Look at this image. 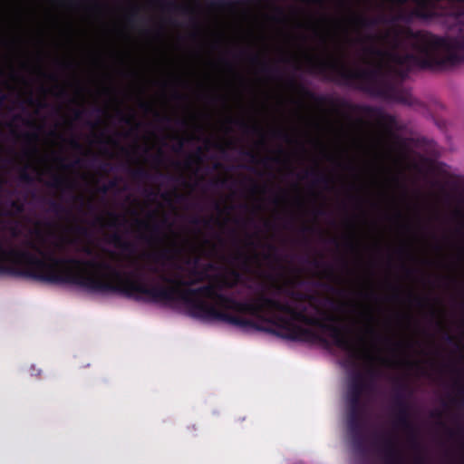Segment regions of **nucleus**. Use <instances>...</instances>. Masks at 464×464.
I'll return each instance as SVG.
<instances>
[{
  "label": "nucleus",
  "mask_w": 464,
  "mask_h": 464,
  "mask_svg": "<svg viewBox=\"0 0 464 464\" xmlns=\"http://www.w3.org/2000/svg\"><path fill=\"white\" fill-rule=\"evenodd\" d=\"M45 234V283L52 285H74L92 293H115L135 301L148 303H180L188 314L207 322H222L241 330L259 327L256 321L243 316L255 311L254 298L238 300L224 293L234 289L241 281L242 275L237 269L213 275L210 282L197 288H163L159 285H147L138 271L122 272L106 261L82 260L63 257L59 254L62 245L52 236ZM73 236L74 234H58ZM94 236L95 234H76ZM118 239L124 234H104ZM140 237L150 236L159 238L167 236H199L200 234H136ZM223 236L224 234H203ZM240 236L241 234H234ZM256 236H276V234H243ZM328 236L329 234H319ZM343 236H409V234H342Z\"/></svg>",
  "instance_id": "f257e3e1"
},
{
  "label": "nucleus",
  "mask_w": 464,
  "mask_h": 464,
  "mask_svg": "<svg viewBox=\"0 0 464 464\" xmlns=\"http://www.w3.org/2000/svg\"><path fill=\"white\" fill-rule=\"evenodd\" d=\"M456 21L461 24L459 34L449 40L426 31L409 30L407 36L415 53H401L396 50H384L376 46L381 39L379 34H368L358 38L361 44H370L363 48L367 55L386 60L399 66L416 65L420 69L441 71L464 62V0H459V6L452 13Z\"/></svg>",
  "instance_id": "f03ea898"
},
{
  "label": "nucleus",
  "mask_w": 464,
  "mask_h": 464,
  "mask_svg": "<svg viewBox=\"0 0 464 464\" xmlns=\"http://www.w3.org/2000/svg\"><path fill=\"white\" fill-rule=\"evenodd\" d=\"M308 72L321 75L325 81L339 86L356 87L372 96L398 103L411 105V93L397 82L395 68L388 63H379L372 69L351 67L343 60L308 59Z\"/></svg>",
  "instance_id": "7ed1b4c3"
},
{
  "label": "nucleus",
  "mask_w": 464,
  "mask_h": 464,
  "mask_svg": "<svg viewBox=\"0 0 464 464\" xmlns=\"http://www.w3.org/2000/svg\"><path fill=\"white\" fill-rule=\"evenodd\" d=\"M266 290L265 284H260L255 289L256 297L253 302L255 311H249L248 315L268 324L269 326H263L256 322L259 327H247L243 329L244 331H263L291 341L328 344V340L322 334L295 324V319L303 317L295 312V305L267 295Z\"/></svg>",
  "instance_id": "20e7f679"
},
{
  "label": "nucleus",
  "mask_w": 464,
  "mask_h": 464,
  "mask_svg": "<svg viewBox=\"0 0 464 464\" xmlns=\"http://www.w3.org/2000/svg\"><path fill=\"white\" fill-rule=\"evenodd\" d=\"M295 312L303 315L302 318L295 319V324L301 323L308 326L316 327L323 333H327L329 337L333 340L334 344L336 347L346 351L353 361L361 358L360 350L347 335V328L326 323L336 322L337 319L335 316L324 313V319H321L316 316L308 315V307L306 304H301L295 305Z\"/></svg>",
  "instance_id": "39448f33"
},
{
  "label": "nucleus",
  "mask_w": 464,
  "mask_h": 464,
  "mask_svg": "<svg viewBox=\"0 0 464 464\" xmlns=\"http://www.w3.org/2000/svg\"><path fill=\"white\" fill-rule=\"evenodd\" d=\"M400 198L389 197L388 203L384 208L377 204L372 207L378 208L383 217L393 221H404L408 219L420 220L424 218L437 219L440 218L441 211L436 207L424 208L419 202L409 199L407 189L404 186Z\"/></svg>",
  "instance_id": "423d86ee"
},
{
  "label": "nucleus",
  "mask_w": 464,
  "mask_h": 464,
  "mask_svg": "<svg viewBox=\"0 0 464 464\" xmlns=\"http://www.w3.org/2000/svg\"><path fill=\"white\" fill-rule=\"evenodd\" d=\"M408 389V385L403 382H398L395 387L393 399L396 411L395 425L406 430L410 435L412 447L418 448L419 442L417 440L416 429L410 420V405L404 395Z\"/></svg>",
  "instance_id": "0eeeda50"
},
{
  "label": "nucleus",
  "mask_w": 464,
  "mask_h": 464,
  "mask_svg": "<svg viewBox=\"0 0 464 464\" xmlns=\"http://www.w3.org/2000/svg\"><path fill=\"white\" fill-rule=\"evenodd\" d=\"M381 376V371L371 366L366 371V375L358 372L354 373L348 384L346 401L348 405L362 406V395L364 392L371 391L372 382Z\"/></svg>",
  "instance_id": "6e6552de"
},
{
  "label": "nucleus",
  "mask_w": 464,
  "mask_h": 464,
  "mask_svg": "<svg viewBox=\"0 0 464 464\" xmlns=\"http://www.w3.org/2000/svg\"><path fill=\"white\" fill-rule=\"evenodd\" d=\"M362 406L348 405L347 430L352 438L353 448L360 452L364 450Z\"/></svg>",
  "instance_id": "1a4fd4ad"
},
{
  "label": "nucleus",
  "mask_w": 464,
  "mask_h": 464,
  "mask_svg": "<svg viewBox=\"0 0 464 464\" xmlns=\"http://www.w3.org/2000/svg\"><path fill=\"white\" fill-rule=\"evenodd\" d=\"M160 279L161 282L165 283L167 285H162L158 284L163 288H194L193 286L200 284L204 281L209 282V278L206 276V271H203L201 268H198L197 266L191 267L188 270V278L185 279L180 276H177L175 277H170L165 274L160 275Z\"/></svg>",
  "instance_id": "9d476101"
},
{
  "label": "nucleus",
  "mask_w": 464,
  "mask_h": 464,
  "mask_svg": "<svg viewBox=\"0 0 464 464\" xmlns=\"http://www.w3.org/2000/svg\"><path fill=\"white\" fill-rule=\"evenodd\" d=\"M456 206L451 208L448 213L447 217L451 221L458 225L464 227V195L463 193H458L455 198ZM361 232H464V229H454V230H413V229H403V230H361Z\"/></svg>",
  "instance_id": "9b49d317"
},
{
  "label": "nucleus",
  "mask_w": 464,
  "mask_h": 464,
  "mask_svg": "<svg viewBox=\"0 0 464 464\" xmlns=\"http://www.w3.org/2000/svg\"><path fill=\"white\" fill-rule=\"evenodd\" d=\"M376 442L381 443L380 450L383 454L385 464H402V456L394 438L384 433L377 437Z\"/></svg>",
  "instance_id": "f8f14e48"
},
{
  "label": "nucleus",
  "mask_w": 464,
  "mask_h": 464,
  "mask_svg": "<svg viewBox=\"0 0 464 464\" xmlns=\"http://www.w3.org/2000/svg\"><path fill=\"white\" fill-rule=\"evenodd\" d=\"M287 85L303 97L312 100L315 103L319 105L325 104L328 102V98L324 95H317L312 91H310L305 85L301 82H298L295 79L290 78L287 81Z\"/></svg>",
  "instance_id": "ddd939ff"
},
{
  "label": "nucleus",
  "mask_w": 464,
  "mask_h": 464,
  "mask_svg": "<svg viewBox=\"0 0 464 464\" xmlns=\"http://www.w3.org/2000/svg\"><path fill=\"white\" fill-rule=\"evenodd\" d=\"M24 212V202L21 199H6L0 202V217L13 218Z\"/></svg>",
  "instance_id": "4468645a"
},
{
  "label": "nucleus",
  "mask_w": 464,
  "mask_h": 464,
  "mask_svg": "<svg viewBox=\"0 0 464 464\" xmlns=\"http://www.w3.org/2000/svg\"><path fill=\"white\" fill-rule=\"evenodd\" d=\"M162 11L168 13H180L183 14H194V9L188 5H179L173 0H154Z\"/></svg>",
  "instance_id": "2eb2a0df"
},
{
  "label": "nucleus",
  "mask_w": 464,
  "mask_h": 464,
  "mask_svg": "<svg viewBox=\"0 0 464 464\" xmlns=\"http://www.w3.org/2000/svg\"><path fill=\"white\" fill-rule=\"evenodd\" d=\"M312 177V184L313 186H319L322 185L325 189H330L331 185L333 183L332 179L324 173L323 171H320L318 169H313L311 170H306L304 173V178Z\"/></svg>",
  "instance_id": "dca6fc26"
},
{
  "label": "nucleus",
  "mask_w": 464,
  "mask_h": 464,
  "mask_svg": "<svg viewBox=\"0 0 464 464\" xmlns=\"http://www.w3.org/2000/svg\"><path fill=\"white\" fill-rule=\"evenodd\" d=\"M47 186L55 189H59L62 192H65L67 190L72 191L75 188V185L72 181L60 175H53L52 179L47 183Z\"/></svg>",
  "instance_id": "f3484780"
},
{
  "label": "nucleus",
  "mask_w": 464,
  "mask_h": 464,
  "mask_svg": "<svg viewBox=\"0 0 464 464\" xmlns=\"http://www.w3.org/2000/svg\"><path fill=\"white\" fill-rule=\"evenodd\" d=\"M353 22L354 23L355 25L361 28H373L384 22V16L378 15L374 17H369L366 15L360 14L354 16Z\"/></svg>",
  "instance_id": "a211bd4d"
},
{
  "label": "nucleus",
  "mask_w": 464,
  "mask_h": 464,
  "mask_svg": "<svg viewBox=\"0 0 464 464\" xmlns=\"http://www.w3.org/2000/svg\"><path fill=\"white\" fill-rule=\"evenodd\" d=\"M363 110L365 112L376 117L383 124L392 126L395 123V118L392 115L383 112L379 108L365 106Z\"/></svg>",
  "instance_id": "6ab92c4d"
},
{
  "label": "nucleus",
  "mask_w": 464,
  "mask_h": 464,
  "mask_svg": "<svg viewBox=\"0 0 464 464\" xmlns=\"http://www.w3.org/2000/svg\"><path fill=\"white\" fill-rule=\"evenodd\" d=\"M44 201L48 205V211L58 218L67 216L71 213L70 209L60 201L52 198L44 199Z\"/></svg>",
  "instance_id": "aec40b11"
},
{
  "label": "nucleus",
  "mask_w": 464,
  "mask_h": 464,
  "mask_svg": "<svg viewBox=\"0 0 464 464\" xmlns=\"http://www.w3.org/2000/svg\"><path fill=\"white\" fill-rule=\"evenodd\" d=\"M252 63H260V70L266 75L273 76L279 73V69L276 66H272L266 62H261L257 54H252L249 57Z\"/></svg>",
  "instance_id": "412c9836"
},
{
  "label": "nucleus",
  "mask_w": 464,
  "mask_h": 464,
  "mask_svg": "<svg viewBox=\"0 0 464 464\" xmlns=\"http://www.w3.org/2000/svg\"><path fill=\"white\" fill-rule=\"evenodd\" d=\"M73 202L78 204V209L82 211L83 208L90 214H94L97 212V208L93 203L92 199L86 200L82 196H72Z\"/></svg>",
  "instance_id": "4be33fe9"
},
{
  "label": "nucleus",
  "mask_w": 464,
  "mask_h": 464,
  "mask_svg": "<svg viewBox=\"0 0 464 464\" xmlns=\"http://www.w3.org/2000/svg\"><path fill=\"white\" fill-rule=\"evenodd\" d=\"M212 208L216 213V217L211 216L210 218L218 220L225 216L229 215V213L234 209V206H222L219 201H213Z\"/></svg>",
  "instance_id": "5701e85b"
},
{
  "label": "nucleus",
  "mask_w": 464,
  "mask_h": 464,
  "mask_svg": "<svg viewBox=\"0 0 464 464\" xmlns=\"http://www.w3.org/2000/svg\"><path fill=\"white\" fill-rule=\"evenodd\" d=\"M242 154L246 156L248 159H249V161L251 163H261L263 164L264 166H267V164L269 162H279V159L278 158H269V157H266V158H263V159H259L258 156L253 152L252 150H243L242 151Z\"/></svg>",
  "instance_id": "b1692460"
},
{
  "label": "nucleus",
  "mask_w": 464,
  "mask_h": 464,
  "mask_svg": "<svg viewBox=\"0 0 464 464\" xmlns=\"http://www.w3.org/2000/svg\"><path fill=\"white\" fill-rule=\"evenodd\" d=\"M203 158H204L203 149L201 147H198L194 153L188 156V158L185 161V166L187 168H190L191 165L194 163H201L203 161Z\"/></svg>",
  "instance_id": "393cba45"
},
{
  "label": "nucleus",
  "mask_w": 464,
  "mask_h": 464,
  "mask_svg": "<svg viewBox=\"0 0 464 464\" xmlns=\"http://www.w3.org/2000/svg\"><path fill=\"white\" fill-rule=\"evenodd\" d=\"M129 173L136 180H146L150 178V172L144 168L130 169Z\"/></svg>",
  "instance_id": "a878e982"
},
{
  "label": "nucleus",
  "mask_w": 464,
  "mask_h": 464,
  "mask_svg": "<svg viewBox=\"0 0 464 464\" xmlns=\"http://www.w3.org/2000/svg\"><path fill=\"white\" fill-rule=\"evenodd\" d=\"M234 123L238 125L240 129L246 133L261 134L262 130L257 125H249L246 121L238 120Z\"/></svg>",
  "instance_id": "bb28decb"
},
{
  "label": "nucleus",
  "mask_w": 464,
  "mask_h": 464,
  "mask_svg": "<svg viewBox=\"0 0 464 464\" xmlns=\"http://www.w3.org/2000/svg\"><path fill=\"white\" fill-rule=\"evenodd\" d=\"M171 195L174 196L175 200L179 203H182V202L186 201L188 198L186 195L179 193L176 190H174L173 192H163L160 194V197L165 201H169Z\"/></svg>",
  "instance_id": "cd10ccee"
},
{
  "label": "nucleus",
  "mask_w": 464,
  "mask_h": 464,
  "mask_svg": "<svg viewBox=\"0 0 464 464\" xmlns=\"http://www.w3.org/2000/svg\"><path fill=\"white\" fill-rule=\"evenodd\" d=\"M152 258L155 262L169 260L171 258V251L169 248H164V249L153 254Z\"/></svg>",
  "instance_id": "c85d7f7f"
},
{
  "label": "nucleus",
  "mask_w": 464,
  "mask_h": 464,
  "mask_svg": "<svg viewBox=\"0 0 464 464\" xmlns=\"http://www.w3.org/2000/svg\"><path fill=\"white\" fill-rule=\"evenodd\" d=\"M458 399H452V403L464 406V384L456 382Z\"/></svg>",
  "instance_id": "c756f323"
},
{
  "label": "nucleus",
  "mask_w": 464,
  "mask_h": 464,
  "mask_svg": "<svg viewBox=\"0 0 464 464\" xmlns=\"http://www.w3.org/2000/svg\"><path fill=\"white\" fill-rule=\"evenodd\" d=\"M447 434L450 438L454 439L456 437H459L463 440V442L461 443V447L464 449V428L459 427L457 430H452L446 427Z\"/></svg>",
  "instance_id": "7c9ffc66"
},
{
  "label": "nucleus",
  "mask_w": 464,
  "mask_h": 464,
  "mask_svg": "<svg viewBox=\"0 0 464 464\" xmlns=\"http://www.w3.org/2000/svg\"><path fill=\"white\" fill-rule=\"evenodd\" d=\"M286 199V192L285 190H281V194H276L271 198V202L276 207H280Z\"/></svg>",
  "instance_id": "2f4dec72"
},
{
  "label": "nucleus",
  "mask_w": 464,
  "mask_h": 464,
  "mask_svg": "<svg viewBox=\"0 0 464 464\" xmlns=\"http://www.w3.org/2000/svg\"><path fill=\"white\" fill-rule=\"evenodd\" d=\"M19 179L21 181L27 183V184H32L34 181V177L26 170V169H24L20 172Z\"/></svg>",
  "instance_id": "473e14b6"
},
{
  "label": "nucleus",
  "mask_w": 464,
  "mask_h": 464,
  "mask_svg": "<svg viewBox=\"0 0 464 464\" xmlns=\"http://www.w3.org/2000/svg\"><path fill=\"white\" fill-rule=\"evenodd\" d=\"M266 191V186H259L254 180L251 179V187L249 188V192L251 194L256 193H265Z\"/></svg>",
  "instance_id": "72a5a7b5"
},
{
  "label": "nucleus",
  "mask_w": 464,
  "mask_h": 464,
  "mask_svg": "<svg viewBox=\"0 0 464 464\" xmlns=\"http://www.w3.org/2000/svg\"><path fill=\"white\" fill-rule=\"evenodd\" d=\"M409 296L415 302V304L420 306L423 307L430 304V300L428 297H420V296H413L411 294L409 295Z\"/></svg>",
  "instance_id": "f704fd0d"
},
{
  "label": "nucleus",
  "mask_w": 464,
  "mask_h": 464,
  "mask_svg": "<svg viewBox=\"0 0 464 464\" xmlns=\"http://www.w3.org/2000/svg\"><path fill=\"white\" fill-rule=\"evenodd\" d=\"M288 295L290 297H292L293 299L298 300V301H304V300H306L308 298V295H306L304 294H302L300 292H295V291H290L288 293Z\"/></svg>",
  "instance_id": "c9c22d12"
},
{
  "label": "nucleus",
  "mask_w": 464,
  "mask_h": 464,
  "mask_svg": "<svg viewBox=\"0 0 464 464\" xmlns=\"http://www.w3.org/2000/svg\"><path fill=\"white\" fill-rule=\"evenodd\" d=\"M144 195L148 199L154 201V199L158 197L159 193L155 189L146 188L144 190Z\"/></svg>",
  "instance_id": "e433bc0d"
},
{
  "label": "nucleus",
  "mask_w": 464,
  "mask_h": 464,
  "mask_svg": "<svg viewBox=\"0 0 464 464\" xmlns=\"http://www.w3.org/2000/svg\"><path fill=\"white\" fill-rule=\"evenodd\" d=\"M201 269L206 271V276L209 278L210 281L213 276H211L209 272L215 269L214 264L211 262L206 263L202 266Z\"/></svg>",
  "instance_id": "4c0bfd02"
},
{
  "label": "nucleus",
  "mask_w": 464,
  "mask_h": 464,
  "mask_svg": "<svg viewBox=\"0 0 464 464\" xmlns=\"http://www.w3.org/2000/svg\"><path fill=\"white\" fill-rule=\"evenodd\" d=\"M274 136L276 137V138L282 139L285 141H289L290 140L289 134L286 133L285 131L282 130H278L274 131Z\"/></svg>",
  "instance_id": "58836bf2"
},
{
  "label": "nucleus",
  "mask_w": 464,
  "mask_h": 464,
  "mask_svg": "<svg viewBox=\"0 0 464 464\" xmlns=\"http://www.w3.org/2000/svg\"><path fill=\"white\" fill-rule=\"evenodd\" d=\"M325 212V207L324 205H318V206H314L313 208H312V213L315 216H322L324 215Z\"/></svg>",
  "instance_id": "ea45409f"
},
{
  "label": "nucleus",
  "mask_w": 464,
  "mask_h": 464,
  "mask_svg": "<svg viewBox=\"0 0 464 464\" xmlns=\"http://www.w3.org/2000/svg\"><path fill=\"white\" fill-rule=\"evenodd\" d=\"M350 198L354 201V207L356 209L361 210L362 208L363 199L362 198L351 196Z\"/></svg>",
  "instance_id": "a19ab883"
},
{
  "label": "nucleus",
  "mask_w": 464,
  "mask_h": 464,
  "mask_svg": "<svg viewBox=\"0 0 464 464\" xmlns=\"http://www.w3.org/2000/svg\"><path fill=\"white\" fill-rule=\"evenodd\" d=\"M152 160L157 165H160L164 160V153L162 150H160L155 156H153Z\"/></svg>",
  "instance_id": "79ce46f5"
},
{
  "label": "nucleus",
  "mask_w": 464,
  "mask_h": 464,
  "mask_svg": "<svg viewBox=\"0 0 464 464\" xmlns=\"http://www.w3.org/2000/svg\"><path fill=\"white\" fill-rule=\"evenodd\" d=\"M69 144L70 146L74 149V150H82V146L81 145V143L78 141L77 139L75 138H72L70 140H69Z\"/></svg>",
  "instance_id": "37998d69"
},
{
  "label": "nucleus",
  "mask_w": 464,
  "mask_h": 464,
  "mask_svg": "<svg viewBox=\"0 0 464 464\" xmlns=\"http://www.w3.org/2000/svg\"><path fill=\"white\" fill-rule=\"evenodd\" d=\"M24 137L26 140V141L30 142V143L35 142L38 140V135L35 132H34V133H25L24 135Z\"/></svg>",
  "instance_id": "c03bdc74"
},
{
  "label": "nucleus",
  "mask_w": 464,
  "mask_h": 464,
  "mask_svg": "<svg viewBox=\"0 0 464 464\" xmlns=\"http://www.w3.org/2000/svg\"><path fill=\"white\" fill-rule=\"evenodd\" d=\"M119 115H120L121 121H122L126 124H130L133 121V115L126 116V115H123L121 111H119Z\"/></svg>",
  "instance_id": "a18cd8bd"
},
{
  "label": "nucleus",
  "mask_w": 464,
  "mask_h": 464,
  "mask_svg": "<svg viewBox=\"0 0 464 464\" xmlns=\"http://www.w3.org/2000/svg\"><path fill=\"white\" fill-rule=\"evenodd\" d=\"M178 142L176 146L173 147V150L176 152H180L184 148V140L182 138H177Z\"/></svg>",
  "instance_id": "49530a36"
},
{
  "label": "nucleus",
  "mask_w": 464,
  "mask_h": 464,
  "mask_svg": "<svg viewBox=\"0 0 464 464\" xmlns=\"http://www.w3.org/2000/svg\"><path fill=\"white\" fill-rule=\"evenodd\" d=\"M158 215V211L156 209H146L145 210V217L148 219H153Z\"/></svg>",
  "instance_id": "de8ad7c7"
},
{
  "label": "nucleus",
  "mask_w": 464,
  "mask_h": 464,
  "mask_svg": "<svg viewBox=\"0 0 464 464\" xmlns=\"http://www.w3.org/2000/svg\"><path fill=\"white\" fill-rule=\"evenodd\" d=\"M138 15V8L137 7H134L132 8L131 12L130 13L129 16H128V21L130 23H133L135 18L137 17Z\"/></svg>",
  "instance_id": "09e8293b"
},
{
  "label": "nucleus",
  "mask_w": 464,
  "mask_h": 464,
  "mask_svg": "<svg viewBox=\"0 0 464 464\" xmlns=\"http://www.w3.org/2000/svg\"><path fill=\"white\" fill-rule=\"evenodd\" d=\"M227 180L226 179H215V180L211 181V185L216 186V187H225L227 185Z\"/></svg>",
  "instance_id": "8fccbe9b"
},
{
  "label": "nucleus",
  "mask_w": 464,
  "mask_h": 464,
  "mask_svg": "<svg viewBox=\"0 0 464 464\" xmlns=\"http://www.w3.org/2000/svg\"><path fill=\"white\" fill-rule=\"evenodd\" d=\"M140 108L142 109L145 111H152V106L149 102H141L140 103Z\"/></svg>",
  "instance_id": "3c124183"
},
{
  "label": "nucleus",
  "mask_w": 464,
  "mask_h": 464,
  "mask_svg": "<svg viewBox=\"0 0 464 464\" xmlns=\"http://www.w3.org/2000/svg\"><path fill=\"white\" fill-rule=\"evenodd\" d=\"M444 340L447 343H452L455 341V337L453 335L450 334L449 333L445 332L444 333Z\"/></svg>",
  "instance_id": "603ef678"
},
{
  "label": "nucleus",
  "mask_w": 464,
  "mask_h": 464,
  "mask_svg": "<svg viewBox=\"0 0 464 464\" xmlns=\"http://www.w3.org/2000/svg\"><path fill=\"white\" fill-rule=\"evenodd\" d=\"M295 205L299 210H303L304 208V201L300 198L295 200Z\"/></svg>",
  "instance_id": "864d4df0"
},
{
  "label": "nucleus",
  "mask_w": 464,
  "mask_h": 464,
  "mask_svg": "<svg viewBox=\"0 0 464 464\" xmlns=\"http://www.w3.org/2000/svg\"><path fill=\"white\" fill-rule=\"evenodd\" d=\"M107 186H108L110 190L112 189V188H115L118 186V179H114L110 180L107 183Z\"/></svg>",
  "instance_id": "5fc2aeb1"
},
{
  "label": "nucleus",
  "mask_w": 464,
  "mask_h": 464,
  "mask_svg": "<svg viewBox=\"0 0 464 464\" xmlns=\"http://www.w3.org/2000/svg\"><path fill=\"white\" fill-rule=\"evenodd\" d=\"M271 286L277 292V293H281L282 290H283V287L278 285L275 280L274 282L271 284Z\"/></svg>",
  "instance_id": "6e6d98bb"
},
{
  "label": "nucleus",
  "mask_w": 464,
  "mask_h": 464,
  "mask_svg": "<svg viewBox=\"0 0 464 464\" xmlns=\"http://www.w3.org/2000/svg\"><path fill=\"white\" fill-rule=\"evenodd\" d=\"M156 116L160 121L169 122L171 121V118L169 116H160L159 113H156Z\"/></svg>",
  "instance_id": "4d7b16f0"
},
{
  "label": "nucleus",
  "mask_w": 464,
  "mask_h": 464,
  "mask_svg": "<svg viewBox=\"0 0 464 464\" xmlns=\"http://www.w3.org/2000/svg\"><path fill=\"white\" fill-rule=\"evenodd\" d=\"M81 163H82V160L81 159H77L72 164L67 165V166H63V168L70 169V168H72L74 166L80 165Z\"/></svg>",
  "instance_id": "13d9d810"
},
{
  "label": "nucleus",
  "mask_w": 464,
  "mask_h": 464,
  "mask_svg": "<svg viewBox=\"0 0 464 464\" xmlns=\"http://www.w3.org/2000/svg\"><path fill=\"white\" fill-rule=\"evenodd\" d=\"M109 188L107 186V184H103L102 186H101L99 188H98V191L102 193V194H106L108 191H109Z\"/></svg>",
  "instance_id": "bf43d9fd"
},
{
  "label": "nucleus",
  "mask_w": 464,
  "mask_h": 464,
  "mask_svg": "<svg viewBox=\"0 0 464 464\" xmlns=\"http://www.w3.org/2000/svg\"><path fill=\"white\" fill-rule=\"evenodd\" d=\"M83 112H84V111H83L82 110H75V111H74V118H75L76 120L81 119V118H82V114H83Z\"/></svg>",
  "instance_id": "052dcab7"
},
{
  "label": "nucleus",
  "mask_w": 464,
  "mask_h": 464,
  "mask_svg": "<svg viewBox=\"0 0 464 464\" xmlns=\"http://www.w3.org/2000/svg\"><path fill=\"white\" fill-rule=\"evenodd\" d=\"M25 152L26 154H36L38 152V149L35 145H32L31 149Z\"/></svg>",
  "instance_id": "680f3d73"
},
{
  "label": "nucleus",
  "mask_w": 464,
  "mask_h": 464,
  "mask_svg": "<svg viewBox=\"0 0 464 464\" xmlns=\"http://www.w3.org/2000/svg\"><path fill=\"white\" fill-rule=\"evenodd\" d=\"M111 168V164L109 162H103L101 166H100V169L103 171H108V169Z\"/></svg>",
  "instance_id": "e2e57ef3"
},
{
  "label": "nucleus",
  "mask_w": 464,
  "mask_h": 464,
  "mask_svg": "<svg viewBox=\"0 0 464 464\" xmlns=\"http://www.w3.org/2000/svg\"><path fill=\"white\" fill-rule=\"evenodd\" d=\"M367 333L370 334L371 335L378 336L379 337L377 332L372 327H368L367 328Z\"/></svg>",
  "instance_id": "0e129e2a"
},
{
  "label": "nucleus",
  "mask_w": 464,
  "mask_h": 464,
  "mask_svg": "<svg viewBox=\"0 0 464 464\" xmlns=\"http://www.w3.org/2000/svg\"><path fill=\"white\" fill-rule=\"evenodd\" d=\"M326 287L329 291L333 292V293H336V292H339V293H343L342 290H338L337 288L330 285H326Z\"/></svg>",
  "instance_id": "69168bd1"
},
{
  "label": "nucleus",
  "mask_w": 464,
  "mask_h": 464,
  "mask_svg": "<svg viewBox=\"0 0 464 464\" xmlns=\"http://www.w3.org/2000/svg\"><path fill=\"white\" fill-rule=\"evenodd\" d=\"M107 216L113 219L118 217L117 213L114 211H107Z\"/></svg>",
  "instance_id": "338daca9"
},
{
  "label": "nucleus",
  "mask_w": 464,
  "mask_h": 464,
  "mask_svg": "<svg viewBox=\"0 0 464 464\" xmlns=\"http://www.w3.org/2000/svg\"><path fill=\"white\" fill-rule=\"evenodd\" d=\"M313 264H314V266L315 267H321V266L324 265V264H323L320 260H318V259H314V262H313Z\"/></svg>",
  "instance_id": "774afa93"
}]
</instances>
